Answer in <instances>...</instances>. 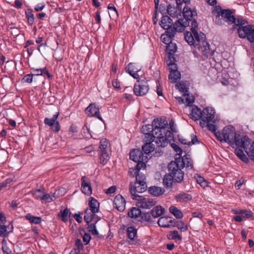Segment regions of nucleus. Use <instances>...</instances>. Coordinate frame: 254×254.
Segmentation results:
<instances>
[{"label":"nucleus","instance_id":"obj_64","mask_svg":"<svg viewBox=\"0 0 254 254\" xmlns=\"http://www.w3.org/2000/svg\"><path fill=\"white\" fill-rule=\"evenodd\" d=\"M216 138L221 142L224 141L222 133L219 131H216L213 132Z\"/></svg>","mask_w":254,"mask_h":254},{"label":"nucleus","instance_id":"obj_43","mask_svg":"<svg viewBox=\"0 0 254 254\" xmlns=\"http://www.w3.org/2000/svg\"><path fill=\"white\" fill-rule=\"evenodd\" d=\"M126 70L129 74H131V73H132L133 72H138L140 71V69L136 67L135 64L129 63L126 67Z\"/></svg>","mask_w":254,"mask_h":254},{"label":"nucleus","instance_id":"obj_42","mask_svg":"<svg viewBox=\"0 0 254 254\" xmlns=\"http://www.w3.org/2000/svg\"><path fill=\"white\" fill-rule=\"evenodd\" d=\"M141 132L144 134L149 133L151 132L152 133L155 132L154 130V127L153 126V125H147L145 126H142L141 128Z\"/></svg>","mask_w":254,"mask_h":254},{"label":"nucleus","instance_id":"obj_39","mask_svg":"<svg viewBox=\"0 0 254 254\" xmlns=\"http://www.w3.org/2000/svg\"><path fill=\"white\" fill-rule=\"evenodd\" d=\"M169 211L177 219H181L183 217L182 212L175 206H171Z\"/></svg>","mask_w":254,"mask_h":254},{"label":"nucleus","instance_id":"obj_46","mask_svg":"<svg viewBox=\"0 0 254 254\" xmlns=\"http://www.w3.org/2000/svg\"><path fill=\"white\" fill-rule=\"evenodd\" d=\"M110 154L104 153V154H99L100 163L104 165L108 162L110 159Z\"/></svg>","mask_w":254,"mask_h":254},{"label":"nucleus","instance_id":"obj_61","mask_svg":"<svg viewBox=\"0 0 254 254\" xmlns=\"http://www.w3.org/2000/svg\"><path fill=\"white\" fill-rule=\"evenodd\" d=\"M91 238V237L89 234L85 233L83 236V241L85 243V245H87L89 243Z\"/></svg>","mask_w":254,"mask_h":254},{"label":"nucleus","instance_id":"obj_47","mask_svg":"<svg viewBox=\"0 0 254 254\" xmlns=\"http://www.w3.org/2000/svg\"><path fill=\"white\" fill-rule=\"evenodd\" d=\"M176 87L180 92L184 93V95L187 94L189 92V89L186 87L185 83L179 82L176 85Z\"/></svg>","mask_w":254,"mask_h":254},{"label":"nucleus","instance_id":"obj_13","mask_svg":"<svg viewBox=\"0 0 254 254\" xmlns=\"http://www.w3.org/2000/svg\"><path fill=\"white\" fill-rule=\"evenodd\" d=\"M59 114L58 112L51 119L46 118L44 120V123L50 126L52 130L55 132H58L61 129L60 123L57 121Z\"/></svg>","mask_w":254,"mask_h":254},{"label":"nucleus","instance_id":"obj_18","mask_svg":"<svg viewBox=\"0 0 254 254\" xmlns=\"http://www.w3.org/2000/svg\"><path fill=\"white\" fill-rule=\"evenodd\" d=\"M129 158L134 162L140 160H145L148 159L147 156H144L142 151L140 149H134L130 151L129 153Z\"/></svg>","mask_w":254,"mask_h":254},{"label":"nucleus","instance_id":"obj_40","mask_svg":"<svg viewBox=\"0 0 254 254\" xmlns=\"http://www.w3.org/2000/svg\"><path fill=\"white\" fill-rule=\"evenodd\" d=\"M25 15L27 19V22L30 25H32L34 22V17L31 9L25 10Z\"/></svg>","mask_w":254,"mask_h":254},{"label":"nucleus","instance_id":"obj_63","mask_svg":"<svg viewBox=\"0 0 254 254\" xmlns=\"http://www.w3.org/2000/svg\"><path fill=\"white\" fill-rule=\"evenodd\" d=\"M116 190V186H113L111 187H110L109 189H108L105 192L107 194H111L115 192Z\"/></svg>","mask_w":254,"mask_h":254},{"label":"nucleus","instance_id":"obj_55","mask_svg":"<svg viewBox=\"0 0 254 254\" xmlns=\"http://www.w3.org/2000/svg\"><path fill=\"white\" fill-rule=\"evenodd\" d=\"M243 215V217L247 219H249L251 220L254 219V216L253 215V212L250 210H242V213Z\"/></svg>","mask_w":254,"mask_h":254},{"label":"nucleus","instance_id":"obj_38","mask_svg":"<svg viewBox=\"0 0 254 254\" xmlns=\"http://www.w3.org/2000/svg\"><path fill=\"white\" fill-rule=\"evenodd\" d=\"M25 218L29 220L31 223L35 224H39L42 221V218L40 217L34 216L30 214H28L25 216Z\"/></svg>","mask_w":254,"mask_h":254},{"label":"nucleus","instance_id":"obj_31","mask_svg":"<svg viewBox=\"0 0 254 254\" xmlns=\"http://www.w3.org/2000/svg\"><path fill=\"white\" fill-rule=\"evenodd\" d=\"M183 14L185 19L191 20L193 16L196 15V12L192 11L188 6H185L183 9Z\"/></svg>","mask_w":254,"mask_h":254},{"label":"nucleus","instance_id":"obj_26","mask_svg":"<svg viewBox=\"0 0 254 254\" xmlns=\"http://www.w3.org/2000/svg\"><path fill=\"white\" fill-rule=\"evenodd\" d=\"M170 217H161L158 220V224L160 227L163 228H169L172 226V225L169 224V223H172L174 220L170 219Z\"/></svg>","mask_w":254,"mask_h":254},{"label":"nucleus","instance_id":"obj_34","mask_svg":"<svg viewBox=\"0 0 254 254\" xmlns=\"http://www.w3.org/2000/svg\"><path fill=\"white\" fill-rule=\"evenodd\" d=\"M183 19H179L175 22L173 27H171L170 29L174 30L175 34L176 32H181L184 31V25L182 23Z\"/></svg>","mask_w":254,"mask_h":254},{"label":"nucleus","instance_id":"obj_19","mask_svg":"<svg viewBox=\"0 0 254 254\" xmlns=\"http://www.w3.org/2000/svg\"><path fill=\"white\" fill-rule=\"evenodd\" d=\"M81 191L84 194L90 195L92 193V188L89 180L85 176H83L81 179Z\"/></svg>","mask_w":254,"mask_h":254},{"label":"nucleus","instance_id":"obj_28","mask_svg":"<svg viewBox=\"0 0 254 254\" xmlns=\"http://www.w3.org/2000/svg\"><path fill=\"white\" fill-rule=\"evenodd\" d=\"M148 190L151 195L155 196H160L165 192L164 189L156 186L149 187Z\"/></svg>","mask_w":254,"mask_h":254},{"label":"nucleus","instance_id":"obj_12","mask_svg":"<svg viewBox=\"0 0 254 254\" xmlns=\"http://www.w3.org/2000/svg\"><path fill=\"white\" fill-rule=\"evenodd\" d=\"M147 188V185L143 183L138 184V183L135 182L133 185L132 183H130L129 184V191L132 199H134L135 196H140L137 194L136 193L144 192L146 190Z\"/></svg>","mask_w":254,"mask_h":254},{"label":"nucleus","instance_id":"obj_2","mask_svg":"<svg viewBox=\"0 0 254 254\" xmlns=\"http://www.w3.org/2000/svg\"><path fill=\"white\" fill-rule=\"evenodd\" d=\"M212 14L215 16L214 20L218 25H222L224 22H226L228 25L234 24L233 27H235L236 26L245 25L248 23V21L241 16L235 17L232 10L223 9L219 5L213 7Z\"/></svg>","mask_w":254,"mask_h":254},{"label":"nucleus","instance_id":"obj_37","mask_svg":"<svg viewBox=\"0 0 254 254\" xmlns=\"http://www.w3.org/2000/svg\"><path fill=\"white\" fill-rule=\"evenodd\" d=\"M142 150L146 155L149 154L150 153L154 151V145L152 142H146L142 146Z\"/></svg>","mask_w":254,"mask_h":254},{"label":"nucleus","instance_id":"obj_21","mask_svg":"<svg viewBox=\"0 0 254 254\" xmlns=\"http://www.w3.org/2000/svg\"><path fill=\"white\" fill-rule=\"evenodd\" d=\"M155 142L158 147H164L168 144V141L166 137H164L162 132L156 131Z\"/></svg>","mask_w":254,"mask_h":254},{"label":"nucleus","instance_id":"obj_57","mask_svg":"<svg viewBox=\"0 0 254 254\" xmlns=\"http://www.w3.org/2000/svg\"><path fill=\"white\" fill-rule=\"evenodd\" d=\"M205 127H207V129L209 131H212V132H215V131H216V126L212 122H209L208 123H206Z\"/></svg>","mask_w":254,"mask_h":254},{"label":"nucleus","instance_id":"obj_6","mask_svg":"<svg viewBox=\"0 0 254 254\" xmlns=\"http://www.w3.org/2000/svg\"><path fill=\"white\" fill-rule=\"evenodd\" d=\"M89 208H86L84 211L85 215L84 216V221L88 222V220H91L92 217H99L96 213L99 211V203L98 201L92 197H90V201L88 203Z\"/></svg>","mask_w":254,"mask_h":254},{"label":"nucleus","instance_id":"obj_25","mask_svg":"<svg viewBox=\"0 0 254 254\" xmlns=\"http://www.w3.org/2000/svg\"><path fill=\"white\" fill-rule=\"evenodd\" d=\"M108 144L109 142L106 139H102L100 141V144L99 146V154H104V153L111 154V151Z\"/></svg>","mask_w":254,"mask_h":254},{"label":"nucleus","instance_id":"obj_60","mask_svg":"<svg viewBox=\"0 0 254 254\" xmlns=\"http://www.w3.org/2000/svg\"><path fill=\"white\" fill-rule=\"evenodd\" d=\"M108 9L111 10H112V14L113 16H118V12L116 8V7L112 4H110L108 6Z\"/></svg>","mask_w":254,"mask_h":254},{"label":"nucleus","instance_id":"obj_49","mask_svg":"<svg viewBox=\"0 0 254 254\" xmlns=\"http://www.w3.org/2000/svg\"><path fill=\"white\" fill-rule=\"evenodd\" d=\"M68 213V210L66 208L64 210H61L60 212L59 213L58 216L61 217V220L63 222H66L67 221Z\"/></svg>","mask_w":254,"mask_h":254},{"label":"nucleus","instance_id":"obj_11","mask_svg":"<svg viewBox=\"0 0 254 254\" xmlns=\"http://www.w3.org/2000/svg\"><path fill=\"white\" fill-rule=\"evenodd\" d=\"M169 66L170 73L169 75V79L172 83H176L178 79L181 78V73L177 70L178 67L175 62L167 63Z\"/></svg>","mask_w":254,"mask_h":254},{"label":"nucleus","instance_id":"obj_8","mask_svg":"<svg viewBox=\"0 0 254 254\" xmlns=\"http://www.w3.org/2000/svg\"><path fill=\"white\" fill-rule=\"evenodd\" d=\"M149 89V85L146 80H137L133 87L134 93L137 96L145 95L148 93Z\"/></svg>","mask_w":254,"mask_h":254},{"label":"nucleus","instance_id":"obj_59","mask_svg":"<svg viewBox=\"0 0 254 254\" xmlns=\"http://www.w3.org/2000/svg\"><path fill=\"white\" fill-rule=\"evenodd\" d=\"M171 147L174 149V150L178 154L181 155L183 153L182 149L177 144L175 143L171 144Z\"/></svg>","mask_w":254,"mask_h":254},{"label":"nucleus","instance_id":"obj_41","mask_svg":"<svg viewBox=\"0 0 254 254\" xmlns=\"http://www.w3.org/2000/svg\"><path fill=\"white\" fill-rule=\"evenodd\" d=\"M141 219L145 222L149 223H153L154 221L152 219V216L151 214V212L142 213L141 215Z\"/></svg>","mask_w":254,"mask_h":254},{"label":"nucleus","instance_id":"obj_53","mask_svg":"<svg viewBox=\"0 0 254 254\" xmlns=\"http://www.w3.org/2000/svg\"><path fill=\"white\" fill-rule=\"evenodd\" d=\"M8 157V153L4 149L0 150V164L4 163Z\"/></svg>","mask_w":254,"mask_h":254},{"label":"nucleus","instance_id":"obj_62","mask_svg":"<svg viewBox=\"0 0 254 254\" xmlns=\"http://www.w3.org/2000/svg\"><path fill=\"white\" fill-rule=\"evenodd\" d=\"M2 250L4 254H13L11 251L5 245L2 246Z\"/></svg>","mask_w":254,"mask_h":254},{"label":"nucleus","instance_id":"obj_17","mask_svg":"<svg viewBox=\"0 0 254 254\" xmlns=\"http://www.w3.org/2000/svg\"><path fill=\"white\" fill-rule=\"evenodd\" d=\"M154 130L158 132H162L163 130H165V127L168 125L167 121L166 120L162 119H155L152 123Z\"/></svg>","mask_w":254,"mask_h":254},{"label":"nucleus","instance_id":"obj_9","mask_svg":"<svg viewBox=\"0 0 254 254\" xmlns=\"http://www.w3.org/2000/svg\"><path fill=\"white\" fill-rule=\"evenodd\" d=\"M134 200H137L136 205L138 207L144 209H149L157 203L154 199L143 196H135Z\"/></svg>","mask_w":254,"mask_h":254},{"label":"nucleus","instance_id":"obj_3","mask_svg":"<svg viewBox=\"0 0 254 254\" xmlns=\"http://www.w3.org/2000/svg\"><path fill=\"white\" fill-rule=\"evenodd\" d=\"M184 36L189 45H193L196 49H201L202 54L204 57L208 58L213 55L214 52L210 49L209 43L205 41L206 36L204 33L200 32V37L198 38V41L193 38L190 32H186Z\"/></svg>","mask_w":254,"mask_h":254},{"label":"nucleus","instance_id":"obj_23","mask_svg":"<svg viewBox=\"0 0 254 254\" xmlns=\"http://www.w3.org/2000/svg\"><path fill=\"white\" fill-rule=\"evenodd\" d=\"M175 32L172 29H168L165 32V34H162L161 36L162 41L165 44L168 45L171 42L172 38L174 37Z\"/></svg>","mask_w":254,"mask_h":254},{"label":"nucleus","instance_id":"obj_45","mask_svg":"<svg viewBox=\"0 0 254 254\" xmlns=\"http://www.w3.org/2000/svg\"><path fill=\"white\" fill-rule=\"evenodd\" d=\"M135 175L136 182L138 184H146V177L144 174L141 173H137Z\"/></svg>","mask_w":254,"mask_h":254},{"label":"nucleus","instance_id":"obj_10","mask_svg":"<svg viewBox=\"0 0 254 254\" xmlns=\"http://www.w3.org/2000/svg\"><path fill=\"white\" fill-rule=\"evenodd\" d=\"M177 7L174 5L172 6L171 4H169L167 6V11L172 17H177L180 15L182 11V4L183 2L185 3H190V0H176Z\"/></svg>","mask_w":254,"mask_h":254},{"label":"nucleus","instance_id":"obj_35","mask_svg":"<svg viewBox=\"0 0 254 254\" xmlns=\"http://www.w3.org/2000/svg\"><path fill=\"white\" fill-rule=\"evenodd\" d=\"M127 233L128 238L130 240H134L137 235V229L133 226L128 227Z\"/></svg>","mask_w":254,"mask_h":254},{"label":"nucleus","instance_id":"obj_50","mask_svg":"<svg viewBox=\"0 0 254 254\" xmlns=\"http://www.w3.org/2000/svg\"><path fill=\"white\" fill-rule=\"evenodd\" d=\"M156 136V135H155V132L152 133H149L144 134V137L143 140L146 142V143L152 142V141L155 140Z\"/></svg>","mask_w":254,"mask_h":254},{"label":"nucleus","instance_id":"obj_44","mask_svg":"<svg viewBox=\"0 0 254 254\" xmlns=\"http://www.w3.org/2000/svg\"><path fill=\"white\" fill-rule=\"evenodd\" d=\"M144 161H147V160H140L136 162L137 163L134 169L133 170V171L134 172V174L140 173L139 171L141 168L145 169L146 168V164Z\"/></svg>","mask_w":254,"mask_h":254},{"label":"nucleus","instance_id":"obj_16","mask_svg":"<svg viewBox=\"0 0 254 254\" xmlns=\"http://www.w3.org/2000/svg\"><path fill=\"white\" fill-rule=\"evenodd\" d=\"M177 47L176 44L171 42L169 43L166 47V50L168 52L167 58H166V62H175V58L173 54L177 51Z\"/></svg>","mask_w":254,"mask_h":254},{"label":"nucleus","instance_id":"obj_27","mask_svg":"<svg viewBox=\"0 0 254 254\" xmlns=\"http://www.w3.org/2000/svg\"><path fill=\"white\" fill-rule=\"evenodd\" d=\"M165 209L161 205H157L151 210V214L153 218H158L165 213Z\"/></svg>","mask_w":254,"mask_h":254},{"label":"nucleus","instance_id":"obj_33","mask_svg":"<svg viewBox=\"0 0 254 254\" xmlns=\"http://www.w3.org/2000/svg\"><path fill=\"white\" fill-rule=\"evenodd\" d=\"M128 217L136 219L141 216V211L138 208L132 207L127 213Z\"/></svg>","mask_w":254,"mask_h":254},{"label":"nucleus","instance_id":"obj_24","mask_svg":"<svg viewBox=\"0 0 254 254\" xmlns=\"http://www.w3.org/2000/svg\"><path fill=\"white\" fill-rule=\"evenodd\" d=\"M160 25L164 29H171L173 25L172 19L167 15L162 16L161 21L160 22Z\"/></svg>","mask_w":254,"mask_h":254},{"label":"nucleus","instance_id":"obj_15","mask_svg":"<svg viewBox=\"0 0 254 254\" xmlns=\"http://www.w3.org/2000/svg\"><path fill=\"white\" fill-rule=\"evenodd\" d=\"M101 219L100 217H92L91 220H88V222L85 221L88 226V231L92 235H98L99 233L96 229V224Z\"/></svg>","mask_w":254,"mask_h":254},{"label":"nucleus","instance_id":"obj_58","mask_svg":"<svg viewBox=\"0 0 254 254\" xmlns=\"http://www.w3.org/2000/svg\"><path fill=\"white\" fill-rule=\"evenodd\" d=\"M176 226L182 231H185L188 229L187 226H185V224L182 221H177L176 222Z\"/></svg>","mask_w":254,"mask_h":254},{"label":"nucleus","instance_id":"obj_52","mask_svg":"<svg viewBox=\"0 0 254 254\" xmlns=\"http://www.w3.org/2000/svg\"><path fill=\"white\" fill-rule=\"evenodd\" d=\"M167 237L170 240L178 239L182 240V237L179 235L178 232L176 230L173 231L170 234L167 235Z\"/></svg>","mask_w":254,"mask_h":254},{"label":"nucleus","instance_id":"obj_4","mask_svg":"<svg viewBox=\"0 0 254 254\" xmlns=\"http://www.w3.org/2000/svg\"><path fill=\"white\" fill-rule=\"evenodd\" d=\"M184 167V163L181 158H176L168 165V171L173 177L174 181L181 183L184 180V173L182 170Z\"/></svg>","mask_w":254,"mask_h":254},{"label":"nucleus","instance_id":"obj_48","mask_svg":"<svg viewBox=\"0 0 254 254\" xmlns=\"http://www.w3.org/2000/svg\"><path fill=\"white\" fill-rule=\"evenodd\" d=\"M32 70L33 71H40V73H35V74L36 75H42L43 74H46L47 77L49 79L52 78V75L49 73L48 70L46 69V68L37 69L32 68Z\"/></svg>","mask_w":254,"mask_h":254},{"label":"nucleus","instance_id":"obj_32","mask_svg":"<svg viewBox=\"0 0 254 254\" xmlns=\"http://www.w3.org/2000/svg\"><path fill=\"white\" fill-rule=\"evenodd\" d=\"M174 181L173 177L169 173L166 174L163 178V184L167 188H170L172 187L173 182Z\"/></svg>","mask_w":254,"mask_h":254},{"label":"nucleus","instance_id":"obj_29","mask_svg":"<svg viewBox=\"0 0 254 254\" xmlns=\"http://www.w3.org/2000/svg\"><path fill=\"white\" fill-rule=\"evenodd\" d=\"M201 113L202 111H201L199 108L196 106H193L191 109V113L190 114V118L196 121L199 119L200 120Z\"/></svg>","mask_w":254,"mask_h":254},{"label":"nucleus","instance_id":"obj_22","mask_svg":"<svg viewBox=\"0 0 254 254\" xmlns=\"http://www.w3.org/2000/svg\"><path fill=\"white\" fill-rule=\"evenodd\" d=\"M33 195L36 198H39L43 202H50L53 201L52 195L50 194H43V192L40 190H37L33 192Z\"/></svg>","mask_w":254,"mask_h":254},{"label":"nucleus","instance_id":"obj_7","mask_svg":"<svg viewBox=\"0 0 254 254\" xmlns=\"http://www.w3.org/2000/svg\"><path fill=\"white\" fill-rule=\"evenodd\" d=\"M215 111L208 107L204 108L202 111L199 125L202 128L205 127L206 123L212 122L215 123Z\"/></svg>","mask_w":254,"mask_h":254},{"label":"nucleus","instance_id":"obj_54","mask_svg":"<svg viewBox=\"0 0 254 254\" xmlns=\"http://www.w3.org/2000/svg\"><path fill=\"white\" fill-rule=\"evenodd\" d=\"M34 74H28L25 75L22 79V82H26L28 83H32L33 79L34 76H37L36 75Z\"/></svg>","mask_w":254,"mask_h":254},{"label":"nucleus","instance_id":"obj_30","mask_svg":"<svg viewBox=\"0 0 254 254\" xmlns=\"http://www.w3.org/2000/svg\"><path fill=\"white\" fill-rule=\"evenodd\" d=\"M191 27L190 28V30L191 31V32H190L192 34V36L193 37V38L194 39H196L197 41H198V38H199V37H200V33L198 34L197 30L198 29V24L196 20L194 19L192 21H191Z\"/></svg>","mask_w":254,"mask_h":254},{"label":"nucleus","instance_id":"obj_56","mask_svg":"<svg viewBox=\"0 0 254 254\" xmlns=\"http://www.w3.org/2000/svg\"><path fill=\"white\" fill-rule=\"evenodd\" d=\"M162 133L164 137H166L167 139V141L168 143L170 142L171 140H173V134L172 132L170 130H167L165 131V130H163Z\"/></svg>","mask_w":254,"mask_h":254},{"label":"nucleus","instance_id":"obj_1","mask_svg":"<svg viewBox=\"0 0 254 254\" xmlns=\"http://www.w3.org/2000/svg\"><path fill=\"white\" fill-rule=\"evenodd\" d=\"M223 140L231 145H236L243 148L251 160H254V141L251 144L250 139L247 136H242L236 133L233 127H225L222 130Z\"/></svg>","mask_w":254,"mask_h":254},{"label":"nucleus","instance_id":"obj_20","mask_svg":"<svg viewBox=\"0 0 254 254\" xmlns=\"http://www.w3.org/2000/svg\"><path fill=\"white\" fill-rule=\"evenodd\" d=\"M114 204L117 209L120 211H123L126 207V200L121 194H118L114 198Z\"/></svg>","mask_w":254,"mask_h":254},{"label":"nucleus","instance_id":"obj_36","mask_svg":"<svg viewBox=\"0 0 254 254\" xmlns=\"http://www.w3.org/2000/svg\"><path fill=\"white\" fill-rule=\"evenodd\" d=\"M176 199L177 201H188L191 199L192 197L191 195L186 193H182L178 195H176Z\"/></svg>","mask_w":254,"mask_h":254},{"label":"nucleus","instance_id":"obj_14","mask_svg":"<svg viewBox=\"0 0 254 254\" xmlns=\"http://www.w3.org/2000/svg\"><path fill=\"white\" fill-rule=\"evenodd\" d=\"M85 113L87 116L90 117H95L103 121L102 117L100 115L99 108L95 103H91L85 109Z\"/></svg>","mask_w":254,"mask_h":254},{"label":"nucleus","instance_id":"obj_51","mask_svg":"<svg viewBox=\"0 0 254 254\" xmlns=\"http://www.w3.org/2000/svg\"><path fill=\"white\" fill-rule=\"evenodd\" d=\"M195 178L197 183H198L202 187L205 188L207 186V181L202 177L198 175L195 176Z\"/></svg>","mask_w":254,"mask_h":254},{"label":"nucleus","instance_id":"obj_5","mask_svg":"<svg viewBox=\"0 0 254 254\" xmlns=\"http://www.w3.org/2000/svg\"><path fill=\"white\" fill-rule=\"evenodd\" d=\"M236 26L232 27L233 30L237 29L239 36L241 38H247L250 42H254V29L252 25Z\"/></svg>","mask_w":254,"mask_h":254}]
</instances>
